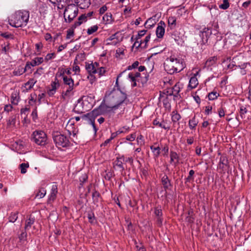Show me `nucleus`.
Segmentation results:
<instances>
[{"label":"nucleus","instance_id":"1","mask_svg":"<svg viewBox=\"0 0 251 251\" xmlns=\"http://www.w3.org/2000/svg\"><path fill=\"white\" fill-rule=\"evenodd\" d=\"M126 93L119 89L113 90L106 93L103 102L110 105L111 107L116 109L126 100Z\"/></svg>","mask_w":251,"mask_h":251},{"label":"nucleus","instance_id":"2","mask_svg":"<svg viewBox=\"0 0 251 251\" xmlns=\"http://www.w3.org/2000/svg\"><path fill=\"white\" fill-rule=\"evenodd\" d=\"M29 13L27 11H18L9 20V24L15 27L25 26L28 21Z\"/></svg>","mask_w":251,"mask_h":251},{"label":"nucleus","instance_id":"3","mask_svg":"<svg viewBox=\"0 0 251 251\" xmlns=\"http://www.w3.org/2000/svg\"><path fill=\"white\" fill-rule=\"evenodd\" d=\"M103 108V106H99L97 109H94L91 113L81 116L82 120L88 122L93 127L95 133H96L98 130L95 124V118L100 115H103L101 110Z\"/></svg>","mask_w":251,"mask_h":251},{"label":"nucleus","instance_id":"4","mask_svg":"<svg viewBox=\"0 0 251 251\" xmlns=\"http://www.w3.org/2000/svg\"><path fill=\"white\" fill-rule=\"evenodd\" d=\"M78 12L77 7L74 4L68 5L64 12L65 22L70 23L77 16Z\"/></svg>","mask_w":251,"mask_h":251},{"label":"nucleus","instance_id":"5","mask_svg":"<svg viewBox=\"0 0 251 251\" xmlns=\"http://www.w3.org/2000/svg\"><path fill=\"white\" fill-rule=\"evenodd\" d=\"M62 79L64 84L68 86L66 91L63 92L61 95L62 98L65 100L66 97L71 95L72 92L74 88L75 84L74 80L70 76H63Z\"/></svg>","mask_w":251,"mask_h":251},{"label":"nucleus","instance_id":"6","mask_svg":"<svg viewBox=\"0 0 251 251\" xmlns=\"http://www.w3.org/2000/svg\"><path fill=\"white\" fill-rule=\"evenodd\" d=\"M32 140L38 145L43 146L47 143V136L43 131L36 130L32 134Z\"/></svg>","mask_w":251,"mask_h":251},{"label":"nucleus","instance_id":"7","mask_svg":"<svg viewBox=\"0 0 251 251\" xmlns=\"http://www.w3.org/2000/svg\"><path fill=\"white\" fill-rule=\"evenodd\" d=\"M53 139L58 147H66L69 146L70 143L68 138L66 136L58 132L53 134Z\"/></svg>","mask_w":251,"mask_h":251},{"label":"nucleus","instance_id":"8","mask_svg":"<svg viewBox=\"0 0 251 251\" xmlns=\"http://www.w3.org/2000/svg\"><path fill=\"white\" fill-rule=\"evenodd\" d=\"M170 60L172 61L173 66L178 72L182 70L184 68V64L183 60L178 57H176L175 55H171L170 57Z\"/></svg>","mask_w":251,"mask_h":251},{"label":"nucleus","instance_id":"9","mask_svg":"<svg viewBox=\"0 0 251 251\" xmlns=\"http://www.w3.org/2000/svg\"><path fill=\"white\" fill-rule=\"evenodd\" d=\"M99 63L96 62L91 63H86L85 68L91 77L93 75L97 73V69L99 68Z\"/></svg>","mask_w":251,"mask_h":251},{"label":"nucleus","instance_id":"10","mask_svg":"<svg viewBox=\"0 0 251 251\" xmlns=\"http://www.w3.org/2000/svg\"><path fill=\"white\" fill-rule=\"evenodd\" d=\"M140 73L139 72L130 73L128 75V78L132 82V87L139 86V78Z\"/></svg>","mask_w":251,"mask_h":251},{"label":"nucleus","instance_id":"11","mask_svg":"<svg viewBox=\"0 0 251 251\" xmlns=\"http://www.w3.org/2000/svg\"><path fill=\"white\" fill-rule=\"evenodd\" d=\"M58 193L57 185L56 183H54L52 186L50 194L49 196L47 202L48 203H52L56 199L57 194Z\"/></svg>","mask_w":251,"mask_h":251},{"label":"nucleus","instance_id":"12","mask_svg":"<svg viewBox=\"0 0 251 251\" xmlns=\"http://www.w3.org/2000/svg\"><path fill=\"white\" fill-rule=\"evenodd\" d=\"M164 68L166 71L170 74L178 72L174 66H173V62L170 60L169 57L166 59V62L164 63Z\"/></svg>","mask_w":251,"mask_h":251},{"label":"nucleus","instance_id":"13","mask_svg":"<svg viewBox=\"0 0 251 251\" xmlns=\"http://www.w3.org/2000/svg\"><path fill=\"white\" fill-rule=\"evenodd\" d=\"M212 32L210 29L208 28H204L202 31H201L200 36L202 39V44H205L208 41V38L211 35Z\"/></svg>","mask_w":251,"mask_h":251},{"label":"nucleus","instance_id":"14","mask_svg":"<svg viewBox=\"0 0 251 251\" xmlns=\"http://www.w3.org/2000/svg\"><path fill=\"white\" fill-rule=\"evenodd\" d=\"M124 164L121 156L119 155L116 157V160L113 163V167L115 169H119L121 172H123L125 170Z\"/></svg>","mask_w":251,"mask_h":251},{"label":"nucleus","instance_id":"15","mask_svg":"<svg viewBox=\"0 0 251 251\" xmlns=\"http://www.w3.org/2000/svg\"><path fill=\"white\" fill-rule=\"evenodd\" d=\"M60 84L58 79L56 77L53 82L50 84V88L48 91V94L50 96H53L56 91L57 89L59 87Z\"/></svg>","mask_w":251,"mask_h":251},{"label":"nucleus","instance_id":"16","mask_svg":"<svg viewBox=\"0 0 251 251\" xmlns=\"http://www.w3.org/2000/svg\"><path fill=\"white\" fill-rule=\"evenodd\" d=\"M165 24L164 22L160 21L156 29V36L159 38L163 37L165 33Z\"/></svg>","mask_w":251,"mask_h":251},{"label":"nucleus","instance_id":"17","mask_svg":"<svg viewBox=\"0 0 251 251\" xmlns=\"http://www.w3.org/2000/svg\"><path fill=\"white\" fill-rule=\"evenodd\" d=\"M74 2L81 9L87 8L91 4V0H74Z\"/></svg>","mask_w":251,"mask_h":251},{"label":"nucleus","instance_id":"18","mask_svg":"<svg viewBox=\"0 0 251 251\" xmlns=\"http://www.w3.org/2000/svg\"><path fill=\"white\" fill-rule=\"evenodd\" d=\"M152 124L156 126L165 129L169 130L170 128V126H166L164 120H161L160 121V120L158 118H156L153 121Z\"/></svg>","mask_w":251,"mask_h":251},{"label":"nucleus","instance_id":"19","mask_svg":"<svg viewBox=\"0 0 251 251\" xmlns=\"http://www.w3.org/2000/svg\"><path fill=\"white\" fill-rule=\"evenodd\" d=\"M182 87V84L179 82H177L173 86L172 90V92L169 93V95H173L176 96L180 92V89Z\"/></svg>","mask_w":251,"mask_h":251},{"label":"nucleus","instance_id":"20","mask_svg":"<svg viewBox=\"0 0 251 251\" xmlns=\"http://www.w3.org/2000/svg\"><path fill=\"white\" fill-rule=\"evenodd\" d=\"M139 62L136 61L135 62H134L131 65H129L127 67V69L126 70H125V71H124L123 72H122V73H121L118 76H117V79H116V86H118V79L119 78L122 76V75L123 73H124L125 72H126V70H131L132 69H135V68H136L139 65Z\"/></svg>","mask_w":251,"mask_h":251},{"label":"nucleus","instance_id":"21","mask_svg":"<svg viewBox=\"0 0 251 251\" xmlns=\"http://www.w3.org/2000/svg\"><path fill=\"white\" fill-rule=\"evenodd\" d=\"M157 143H154V145L150 146V149L153 154V156L154 158H158L161 152L160 147H159V145L156 146L157 145Z\"/></svg>","mask_w":251,"mask_h":251},{"label":"nucleus","instance_id":"22","mask_svg":"<svg viewBox=\"0 0 251 251\" xmlns=\"http://www.w3.org/2000/svg\"><path fill=\"white\" fill-rule=\"evenodd\" d=\"M87 21L86 16L84 15V14L81 15L78 18L77 20L74 24V27L76 28L77 26L80 25L82 23L86 22Z\"/></svg>","mask_w":251,"mask_h":251},{"label":"nucleus","instance_id":"23","mask_svg":"<svg viewBox=\"0 0 251 251\" xmlns=\"http://www.w3.org/2000/svg\"><path fill=\"white\" fill-rule=\"evenodd\" d=\"M161 182L165 190H167L171 186L170 180L167 175H164L161 178Z\"/></svg>","mask_w":251,"mask_h":251},{"label":"nucleus","instance_id":"24","mask_svg":"<svg viewBox=\"0 0 251 251\" xmlns=\"http://www.w3.org/2000/svg\"><path fill=\"white\" fill-rule=\"evenodd\" d=\"M198 80L196 76H194L191 77L188 85V87L190 89L195 88L198 85Z\"/></svg>","mask_w":251,"mask_h":251},{"label":"nucleus","instance_id":"25","mask_svg":"<svg viewBox=\"0 0 251 251\" xmlns=\"http://www.w3.org/2000/svg\"><path fill=\"white\" fill-rule=\"evenodd\" d=\"M102 20L105 24H111L112 22V15L111 13H106L104 15Z\"/></svg>","mask_w":251,"mask_h":251},{"label":"nucleus","instance_id":"26","mask_svg":"<svg viewBox=\"0 0 251 251\" xmlns=\"http://www.w3.org/2000/svg\"><path fill=\"white\" fill-rule=\"evenodd\" d=\"M100 106H103V108L101 109V111L102 112L103 115L105 114L108 111H110L112 110H115V109L110 106V105L107 104L106 103L102 102Z\"/></svg>","mask_w":251,"mask_h":251},{"label":"nucleus","instance_id":"27","mask_svg":"<svg viewBox=\"0 0 251 251\" xmlns=\"http://www.w3.org/2000/svg\"><path fill=\"white\" fill-rule=\"evenodd\" d=\"M199 123L198 120L196 119V116L193 117L191 119H190L189 121V126L190 129H194L195 128L196 126L198 125Z\"/></svg>","mask_w":251,"mask_h":251},{"label":"nucleus","instance_id":"28","mask_svg":"<svg viewBox=\"0 0 251 251\" xmlns=\"http://www.w3.org/2000/svg\"><path fill=\"white\" fill-rule=\"evenodd\" d=\"M217 61V57L216 56L210 57L205 62V65L210 67L216 64Z\"/></svg>","mask_w":251,"mask_h":251},{"label":"nucleus","instance_id":"29","mask_svg":"<svg viewBox=\"0 0 251 251\" xmlns=\"http://www.w3.org/2000/svg\"><path fill=\"white\" fill-rule=\"evenodd\" d=\"M34 218L30 216L29 218L25 221V229H29L31 228V226L34 224Z\"/></svg>","mask_w":251,"mask_h":251},{"label":"nucleus","instance_id":"30","mask_svg":"<svg viewBox=\"0 0 251 251\" xmlns=\"http://www.w3.org/2000/svg\"><path fill=\"white\" fill-rule=\"evenodd\" d=\"M47 193L45 188L41 187L39 189L38 192L35 195V198L41 199L45 197Z\"/></svg>","mask_w":251,"mask_h":251},{"label":"nucleus","instance_id":"31","mask_svg":"<svg viewBox=\"0 0 251 251\" xmlns=\"http://www.w3.org/2000/svg\"><path fill=\"white\" fill-rule=\"evenodd\" d=\"M36 80H35L33 78L30 79L25 84V87L26 90L31 89L36 83Z\"/></svg>","mask_w":251,"mask_h":251},{"label":"nucleus","instance_id":"32","mask_svg":"<svg viewBox=\"0 0 251 251\" xmlns=\"http://www.w3.org/2000/svg\"><path fill=\"white\" fill-rule=\"evenodd\" d=\"M172 121L173 123H176L181 119V116L176 111H173L171 114Z\"/></svg>","mask_w":251,"mask_h":251},{"label":"nucleus","instance_id":"33","mask_svg":"<svg viewBox=\"0 0 251 251\" xmlns=\"http://www.w3.org/2000/svg\"><path fill=\"white\" fill-rule=\"evenodd\" d=\"M248 110L246 106L241 105L239 110L240 117L241 119L245 118V115L247 113Z\"/></svg>","mask_w":251,"mask_h":251},{"label":"nucleus","instance_id":"34","mask_svg":"<svg viewBox=\"0 0 251 251\" xmlns=\"http://www.w3.org/2000/svg\"><path fill=\"white\" fill-rule=\"evenodd\" d=\"M168 23L171 28H174L176 25V18L173 16H170L168 20Z\"/></svg>","mask_w":251,"mask_h":251},{"label":"nucleus","instance_id":"35","mask_svg":"<svg viewBox=\"0 0 251 251\" xmlns=\"http://www.w3.org/2000/svg\"><path fill=\"white\" fill-rule=\"evenodd\" d=\"M19 97L17 93H13L11 96V102L13 104L17 105L18 103Z\"/></svg>","mask_w":251,"mask_h":251},{"label":"nucleus","instance_id":"36","mask_svg":"<svg viewBox=\"0 0 251 251\" xmlns=\"http://www.w3.org/2000/svg\"><path fill=\"white\" fill-rule=\"evenodd\" d=\"M179 160V156L178 154L174 151H171L170 152V162L172 163L174 162L175 160L177 162Z\"/></svg>","mask_w":251,"mask_h":251},{"label":"nucleus","instance_id":"37","mask_svg":"<svg viewBox=\"0 0 251 251\" xmlns=\"http://www.w3.org/2000/svg\"><path fill=\"white\" fill-rule=\"evenodd\" d=\"M16 123V117L15 116H11L7 123V126L9 128H11L15 126Z\"/></svg>","mask_w":251,"mask_h":251},{"label":"nucleus","instance_id":"38","mask_svg":"<svg viewBox=\"0 0 251 251\" xmlns=\"http://www.w3.org/2000/svg\"><path fill=\"white\" fill-rule=\"evenodd\" d=\"M44 61V59L43 57H36L34 58V59H33V60H32V61L31 62L32 64V67L33 66H36V65H39L40 64H41V63H42Z\"/></svg>","mask_w":251,"mask_h":251},{"label":"nucleus","instance_id":"39","mask_svg":"<svg viewBox=\"0 0 251 251\" xmlns=\"http://www.w3.org/2000/svg\"><path fill=\"white\" fill-rule=\"evenodd\" d=\"M163 103L164 108L166 110L170 111L171 109V103H170L168 98L166 97L163 100Z\"/></svg>","mask_w":251,"mask_h":251},{"label":"nucleus","instance_id":"40","mask_svg":"<svg viewBox=\"0 0 251 251\" xmlns=\"http://www.w3.org/2000/svg\"><path fill=\"white\" fill-rule=\"evenodd\" d=\"M25 73V70H24V67L20 66L13 71V74L15 75H21Z\"/></svg>","mask_w":251,"mask_h":251},{"label":"nucleus","instance_id":"41","mask_svg":"<svg viewBox=\"0 0 251 251\" xmlns=\"http://www.w3.org/2000/svg\"><path fill=\"white\" fill-rule=\"evenodd\" d=\"M148 75H144V76H142V75L140 74L139 78V85H140V83L142 84V85H144V84L146 83L147 82L148 80Z\"/></svg>","mask_w":251,"mask_h":251},{"label":"nucleus","instance_id":"42","mask_svg":"<svg viewBox=\"0 0 251 251\" xmlns=\"http://www.w3.org/2000/svg\"><path fill=\"white\" fill-rule=\"evenodd\" d=\"M219 94L216 91H212L209 93L208 98L209 100H214L216 99L219 96Z\"/></svg>","mask_w":251,"mask_h":251},{"label":"nucleus","instance_id":"43","mask_svg":"<svg viewBox=\"0 0 251 251\" xmlns=\"http://www.w3.org/2000/svg\"><path fill=\"white\" fill-rule=\"evenodd\" d=\"M75 28L74 27V24L72 25L70 28L68 29L67 32V36L66 38L67 39H70L71 37L73 36L74 35V30Z\"/></svg>","mask_w":251,"mask_h":251},{"label":"nucleus","instance_id":"44","mask_svg":"<svg viewBox=\"0 0 251 251\" xmlns=\"http://www.w3.org/2000/svg\"><path fill=\"white\" fill-rule=\"evenodd\" d=\"M18 213L17 212H12L9 217L10 222L14 223L18 218Z\"/></svg>","mask_w":251,"mask_h":251},{"label":"nucleus","instance_id":"45","mask_svg":"<svg viewBox=\"0 0 251 251\" xmlns=\"http://www.w3.org/2000/svg\"><path fill=\"white\" fill-rule=\"evenodd\" d=\"M99 28V27L97 25H95L87 29V33L88 35H91L96 32Z\"/></svg>","mask_w":251,"mask_h":251},{"label":"nucleus","instance_id":"46","mask_svg":"<svg viewBox=\"0 0 251 251\" xmlns=\"http://www.w3.org/2000/svg\"><path fill=\"white\" fill-rule=\"evenodd\" d=\"M29 167V164L28 163H23L20 165V168L21 169V173L23 174H25L26 172V169Z\"/></svg>","mask_w":251,"mask_h":251},{"label":"nucleus","instance_id":"47","mask_svg":"<svg viewBox=\"0 0 251 251\" xmlns=\"http://www.w3.org/2000/svg\"><path fill=\"white\" fill-rule=\"evenodd\" d=\"M229 6V3L228 2V0H223V3L220 5H219V8L226 10L227 9Z\"/></svg>","mask_w":251,"mask_h":251},{"label":"nucleus","instance_id":"48","mask_svg":"<svg viewBox=\"0 0 251 251\" xmlns=\"http://www.w3.org/2000/svg\"><path fill=\"white\" fill-rule=\"evenodd\" d=\"M155 23V22L154 19L150 18L146 22L145 25L146 27H152L154 25Z\"/></svg>","mask_w":251,"mask_h":251},{"label":"nucleus","instance_id":"49","mask_svg":"<svg viewBox=\"0 0 251 251\" xmlns=\"http://www.w3.org/2000/svg\"><path fill=\"white\" fill-rule=\"evenodd\" d=\"M88 218L89 222L91 224L94 223L96 221V218H95L94 214L92 212L88 213Z\"/></svg>","mask_w":251,"mask_h":251},{"label":"nucleus","instance_id":"50","mask_svg":"<svg viewBox=\"0 0 251 251\" xmlns=\"http://www.w3.org/2000/svg\"><path fill=\"white\" fill-rule=\"evenodd\" d=\"M9 44L8 43H4V44L1 45V47H2L1 51L2 53L7 54V53L8 51V50L9 49Z\"/></svg>","mask_w":251,"mask_h":251},{"label":"nucleus","instance_id":"51","mask_svg":"<svg viewBox=\"0 0 251 251\" xmlns=\"http://www.w3.org/2000/svg\"><path fill=\"white\" fill-rule=\"evenodd\" d=\"M121 157L124 164L127 162L132 164L133 162V159L132 157H125L124 155H121Z\"/></svg>","mask_w":251,"mask_h":251},{"label":"nucleus","instance_id":"52","mask_svg":"<svg viewBox=\"0 0 251 251\" xmlns=\"http://www.w3.org/2000/svg\"><path fill=\"white\" fill-rule=\"evenodd\" d=\"M43 69L42 67L38 68L33 74L34 77H38L43 73Z\"/></svg>","mask_w":251,"mask_h":251},{"label":"nucleus","instance_id":"53","mask_svg":"<svg viewBox=\"0 0 251 251\" xmlns=\"http://www.w3.org/2000/svg\"><path fill=\"white\" fill-rule=\"evenodd\" d=\"M135 42L133 44V46L136 47V48H138L140 47H142V45L143 44V42H142V40H140L139 39L135 38Z\"/></svg>","mask_w":251,"mask_h":251},{"label":"nucleus","instance_id":"54","mask_svg":"<svg viewBox=\"0 0 251 251\" xmlns=\"http://www.w3.org/2000/svg\"><path fill=\"white\" fill-rule=\"evenodd\" d=\"M154 214L157 217H161L162 215V210L160 208L156 207L155 208Z\"/></svg>","mask_w":251,"mask_h":251},{"label":"nucleus","instance_id":"55","mask_svg":"<svg viewBox=\"0 0 251 251\" xmlns=\"http://www.w3.org/2000/svg\"><path fill=\"white\" fill-rule=\"evenodd\" d=\"M136 137V133H132L126 137V140L129 141H133Z\"/></svg>","mask_w":251,"mask_h":251},{"label":"nucleus","instance_id":"56","mask_svg":"<svg viewBox=\"0 0 251 251\" xmlns=\"http://www.w3.org/2000/svg\"><path fill=\"white\" fill-rule=\"evenodd\" d=\"M100 196V193L98 192L95 191L92 194V197L94 201L97 202L98 201Z\"/></svg>","mask_w":251,"mask_h":251},{"label":"nucleus","instance_id":"57","mask_svg":"<svg viewBox=\"0 0 251 251\" xmlns=\"http://www.w3.org/2000/svg\"><path fill=\"white\" fill-rule=\"evenodd\" d=\"M55 57V54L54 53H48L45 57V60L46 61H48L49 60L54 58Z\"/></svg>","mask_w":251,"mask_h":251},{"label":"nucleus","instance_id":"58","mask_svg":"<svg viewBox=\"0 0 251 251\" xmlns=\"http://www.w3.org/2000/svg\"><path fill=\"white\" fill-rule=\"evenodd\" d=\"M65 69L64 68H59L58 72L56 74V75L58 76H62L63 78V76H65Z\"/></svg>","mask_w":251,"mask_h":251},{"label":"nucleus","instance_id":"59","mask_svg":"<svg viewBox=\"0 0 251 251\" xmlns=\"http://www.w3.org/2000/svg\"><path fill=\"white\" fill-rule=\"evenodd\" d=\"M51 3L54 5L59 4L61 3H65L67 0H49Z\"/></svg>","mask_w":251,"mask_h":251},{"label":"nucleus","instance_id":"60","mask_svg":"<svg viewBox=\"0 0 251 251\" xmlns=\"http://www.w3.org/2000/svg\"><path fill=\"white\" fill-rule=\"evenodd\" d=\"M234 65L236 66L237 67H238L240 69H246V68L248 66H250V63L246 62V63H244L243 64H241L240 65H236L235 64Z\"/></svg>","mask_w":251,"mask_h":251},{"label":"nucleus","instance_id":"61","mask_svg":"<svg viewBox=\"0 0 251 251\" xmlns=\"http://www.w3.org/2000/svg\"><path fill=\"white\" fill-rule=\"evenodd\" d=\"M105 72V69L103 67H100V65L99 66V68L97 69V73H99L100 76H101L104 75Z\"/></svg>","mask_w":251,"mask_h":251},{"label":"nucleus","instance_id":"62","mask_svg":"<svg viewBox=\"0 0 251 251\" xmlns=\"http://www.w3.org/2000/svg\"><path fill=\"white\" fill-rule=\"evenodd\" d=\"M13 109V106L10 104H6L4 107V111L9 112L11 111Z\"/></svg>","mask_w":251,"mask_h":251},{"label":"nucleus","instance_id":"63","mask_svg":"<svg viewBox=\"0 0 251 251\" xmlns=\"http://www.w3.org/2000/svg\"><path fill=\"white\" fill-rule=\"evenodd\" d=\"M146 30H142L138 32V35L136 37V38L140 39L146 33Z\"/></svg>","mask_w":251,"mask_h":251},{"label":"nucleus","instance_id":"64","mask_svg":"<svg viewBox=\"0 0 251 251\" xmlns=\"http://www.w3.org/2000/svg\"><path fill=\"white\" fill-rule=\"evenodd\" d=\"M32 64L31 62H27L25 65V67L24 68V70H25V72L28 70L31 69Z\"/></svg>","mask_w":251,"mask_h":251}]
</instances>
